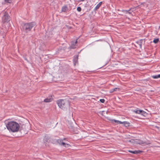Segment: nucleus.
<instances>
[{
  "label": "nucleus",
  "instance_id": "1",
  "mask_svg": "<svg viewBox=\"0 0 160 160\" xmlns=\"http://www.w3.org/2000/svg\"><path fill=\"white\" fill-rule=\"evenodd\" d=\"M7 129L10 131L13 132H18L20 128L19 124L15 121H8L6 123Z\"/></svg>",
  "mask_w": 160,
  "mask_h": 160
},
{
  "label": "nucleus",
  "instance_id": "2",
  "mask_svg": "<svg viewBox=\"0 0 160 160\" xmlns=\"http://www.w3.org/2000/svg\"><path fill=\"white\" fill-rule=\"evenodd\" d=\"M57 103L59 108L65 110L70 106V102L69 100L66 99H60L57 101Z\"/></svg>",
  "mask_w": 160,
  "mask_h": 160
},
{
  "label": "nucleus",
  "instance_id": "3",
  "mask_svg": "<svg viewBox=\"0 0 160 160\" xmlns=\"http://www.w3.org/2000/svg\"><path fill=\"white\" fill-rule=\"evenodd\" d=\"M35 25V23L34 22L25 23L23 26V29L26 32H28L30 31Z\"/></svg>",
  "mask_w": 160,
  "mask_h": 160
},
{
  "label": "nucleus",
  "instance_id": "4",
  "mask_svg": "<svg viewBox=\"0 0 160 160\" xmlns=\"http://www.w3.org/2000/svg\"><path fill=\"white\" fill-rule=\"evenodd\" d=\"M66 139V138H64L63 139H57L56 140V142L61 146H63L65 147H68L69 146H70V144L63 142V140H65Z\"/></svg>",
  "mask_w": 160,
  "mask_h": 160
},
{
  "label": "nucleus",
  "instance_id": "5",
  "mask_svg": "<svg viewBox=\"0 0 160 160\" xmlns=\"http://www.w3.org/2000/svg\"><path fill=\"white\" fill-rule=\"evenodd\" d=\"M2 20L5 22H8L9 21L10 17L8 13L6 12L5 13L4 15L2 17Z\"/></svg>",
  "mask_w": 160,
  "mask_h": 160
},
{
  "label": "nucleus",
  "instance_id": "6",
  "mask_svg": "<svg viewBox=\"0 0 160 160\" xmlns=\"http://www.w3.org/2000/svg\"><path fill=\"white\" fill-rule=\"evenodd\" d=\"M77 39L75 41H71V45L69 47V48L71 49H74L76 48L77 46Z\"/></svg>",
  "mask_w": 160,
  "mask_h": 160
},
{
  "label": "nucleus",
  "instance_id": "7",
  "mask_svg": "<svg viewBox=\"0 0 160 160\" xmlns=\"http://www.w3.org/2000/svg\"><path fill=\"white\" fill-rule=\"evenodd\" d=\"M128 152H129L132 153L133 154H136V155H139L141 153L143 152V151L141 150H128Z\"/></svg>",
  "mask_w": 160,
  "mask_h": 160
},
{
  "label": "nucleus",
  "instance_id": "8",
  "mask_svg": "<svg viewBox=\"0 0 160 160\" xmlns=\"http://www.w3.org/2000/svg\"><path fill=\"white\" fill-rule=\"evenodd\" d=\"M53 99V98L51 96H49L48 97L45 99L44 100V102H50L52 101Z\"/></svg>",
  "mask_w": 160,
  "mask_h": 160
},
{
  "label": "nucleus",
  "instance_id": "9",
  "mask_svg": "<svg viewBox=\"0 0 160 160\" xmlns=\"http://www.w3.org/2000/svg\"><path fill=\"white\" fill-rule=\"evenodd\" d=\"M136 43L137 44V45L136 46V47H139L140 48H142V40H139L136 42Z\"/></svg>",
  "mask_w": 160,
  "mask_h": 160
},
{
  "label": "nucleus",
  "instance_id": "10",
  "mask_svg": "<svg viewBox=\"0 0 160 160\" xmlns=\"http://www.w3.org/2000/svg\"><path fill=\"white\" fill-rule=\"evenodd\" d=\"M122 11L125 13H128L131 14L133 12V11L131 9H130L128 10H122Z\"/></svg>",
  "mask_w": 160,
  "mask_h": 160
},
{
  "label": "nucleus",
  "instance_id": "11",
  "mask_svg": "<svg viewBox=\"0 0 160 160\" xmlns=\"http://www.w3.org/2000/svg\"><path fill=\"white\" fill-rule=\"evenodd\" d=\"M120 90V88H112L110 90V93H112L114 91H118Z\"/></svg>",
  "mask_w": 160,
  "mask_h": 160
},
{
  "label": "nucleus",
  "instance_id": "12",
  "mask_svg": "<svg viewBox=\"0 0 160 160\" xmlns=\"http://www.w3.org/2000/svg\"><path fill=\"white\" fill-rule=\"evenodd\" d=\"M122 124H123L125 127H128L130 126V123L127 121H124L122 122Z\"/></svg>",
  "mask_w": 160,
  "mask_h": 160
},
{
  "label": "nucleus",
  "instance_id": "13",
  "mask_svg": "<svg viewBox=\"0 0 160 160\" xmlns=\"http://www.w3.org/2000/svg\"><path fill=\"white\" fill-rule=\"evenodd\" d=\"M102 4V2H100L96 6L94 10H97L98 9L100 6H101Z\"/></svg>",
  "mask_w": 160,
  "mask_h": 160
},
{
  "label": "nucleus",
  "instance_id": "14",
  "mask_svg": "<svg viewBox=\"0 0 160 160\" xmlns=\"http://www.w3.org/2000/svg\"><path fill=\"white\" fill-rule=\"evenodd\" d=\"M148 115V113L144 111L143 110H142V112H141V115L147 117Z\"/></svg>",
  "mask_w": 160,
  "mask_h": 160
},
{
  "label": "nucleus",
  "instance_id": "15",
  "mask_svg": "<svg viewBox=\"0 0 160 160\" xmlns=\"http://www.w3.org/2000/svg\"><path fill=\"white\" fill-rule=\"evenodd\" d=\"M142 110H138L136 109L133 111V112L136 114L141 115Z\"/></svg>",
  "mask_w": 160,
  "mask_h": 160
},
{
  "label": "nucleus",
  "instance_id": "16",
  "mask_svg": "<svg viewBox=\"0 0 160 160\" xmlns=\"http://www.w3.org/2000/svg\"><path fill=\"white\" fill-rule=\"evenodd\" d=\"M151 77L153 79H157L160 78V74L152 76Z\"/></svg>",
  "mask_w": 160,
  "mask_h": 160
},
{
  "label": "nucleus",
  "instance_id": "17",
  "mask_svg": "<svg viewBox=\"0 0 160 160\" xmlns=\"http://www.w3.org/2000/svg\"><path fill=\"white\" fill-rule=\"evenodd\" d=\"M112 121H114L115 122L117 123V124H122V122L115 119H112Z\"/></svg>",
  "mask_w": 160,
  "mask_h": 160
},
{
  "label": "nucleus",
  "instance_id": "18",
  "mask_svg": "<svg viewBox=\"0 0 160 160\" xmlns=\"http://www.w3.org/2000/svg\"><path fill=\"white\" fill-rule=\"evenodd\" d=\"M67 8L66 6H64L62 8V11L63 12H65L67 10Z\"/></svg>",
  "mask_w": 160,
  "mask_h": 160
},
{
  "label": "nucleus",
  "instance_id": "19",
  "mask_svg": "<svg viewBox=\"0 0 160 160\" xmlns=\"http://www.w3.org/2000/svg\"><path fill=\"white\" fill-rule=\"evenodd\" d=\"M159 40L158 38L155 39L153 40V42L155 43H157L158 42Z\"/></svg>",
  "mask_w": 160,
  "mask_h": 160
},
{
  "label": "nucleus",
  "instance_id": "20",
  "mask_svg": "<svg viewBox=\"0 0 160 160\" xmlns=\"http://www.w3.org/2000/svg\"><path fill=\"white\" fill-rule=\"evenodd\" d=\"M78 61H73V63L74 66H75L76 64L78 63Z\"/></svg>",
  "mask_w": 160,
  "mask_h": 160
},
{
  "label": "nucleus",
  "instance_id": "21",
  "mask_svg": "<svg viewBox=\"0 0 160 160\" xmlns=\"http://www.w3.org/2000/svg\"><path fill=\"white\" fill-rule=\"evenodd\" d=\"M78 56L77 55L74 56L73 60H78Z\"/></svg>",
  "mask_w": 160,
  "mask_h": 160
},
{
  "label": "nucleus",
  "instance_id": "22",
  "mask_svg": "<svg viewBox=\"0 0 160 160\" xmlns=\"http://www.w3.org/2000/svg\"><path fill=\"white\" fill-rule=\"evenodd\" d=\"M99 101L101 103H103L105 101V100L103 99H101L99 100Z\"/></svg>",
  "mask_w": 160,
  "mask_h": 160
},
{
  "label": "nucleus",
  "instance_id": "23",
  "mask_svg": "<svg viewBox=\"0 0 160 160\" xmlns=\"http://www.w3.org/2000/svg\"><path fill=\"white\" fill-rule=\"evenodd\" d=\"M77 10L78 12H80L81 11V8L80 7H78L77 8Z\"/></svg>",
  "mask_w": 160,
  "mask_h": 160
},
{
  "label": "nucleus",
  "instance_id": "24",
  "mask_svg": "<svg viewBox=\"0 0 160 160\" xmlns=\"http://www.w3.org/2000/svg\"><path fill=\"white\" fill-rule=\"evenodd\" d=\"M5 2L8 3H10L11 2V0H4Z\"/></svg>",
  "mask_w": 160,
  "mask_h": 160
},
{
  "label": "nucleus",
  "instance_id": "25",
  "mask_svg": "<svg viewBox=\"0 0 160 160\" xmlns=\"http://www.w3.org/2000/svg\"><path fill=\"white\" fill-rule=\"evenodd\" d=\"M138 143L139 144H141L144 143V142L142 141H140L139 142H138Z\"/></svg>",
  "mask_w": 160,
  "mask_h": 160
},
{
  "label": "nucleus",
  "instance_id": "26",
  "mask_svg": "<svg viewBox=\"0 0 160 160\" xmlns=\"http://www.w3.org/2000/svg\"><path fill=\"white\" fill-rule=\"evenodd\" d=\"M108 63V62L106 63L105 64L103 65H102L101 67H100V68H98V69H100V68H102V67H104V66H105V65H106Z\"/></svg>",
  "mask_w": 160,
  "mask_h": 160
},
{
  "label": "nucleus",
  "instance_id": "27",
  "mask_svg": "<svg viewBox=\"0 0 160 160\" xmlns=\"http://www.w3.org/2000/svg\"><path fill=\"white\" fill-rule=\"evenodd\" d=\"M78 2H83L85 0H77Z\"/></svg>",
  "mask_w": 160,
  "mask_h": 160
},
{
  "label": "nucleus",
  "instance_id": "28",
  "mask_svg": "<svg viewBox=\"0 0 160 160\" xmlns=\"http://www.w3.org/2000/svg\"><path fill=\"white\" fill-rule=\"evenodd\" d=\"M159 29L160 30V27H159Z\"/></svg>",
  "mask_w": 160,
  "mask_h": 160
},
{
  "label": "nucleus",
  "instance_id": "29",
  "mask_svg": "<svg viewBox=\"0 0 160 160\" xmlns=\"http://www.w3.org/2000/svg\"><path fill=\"white\" fill-rule=\"evenodd\" d=\"M25 60H27V59H26V58H25Z\"/></svg>",
  "mask_w": 160,
  "mask_h": 160
},
{
  "label": "nucleus",
  "instance_id": "30",
  "mask_svg": "<svg viewBox=\"0 0 160 160\" xmlns=\"http://www.w3.org/2000/svg\"><path fill=\"white\" fill-rule=\"evenodd\" d=\"M27 61L28 62L29 61Z\"/></svg>",
  "mask_w": 160,
  "mask_h": 160
}]
</instances>
